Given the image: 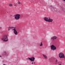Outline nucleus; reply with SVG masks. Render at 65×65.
I'll use <instances>...</instances> for the list:
<instances>
[{
    "label": "nucleus",
    "mask_w": 65,
    "mask_h": 65,
    "mask_svg": "<svg viewBox=\"0 0 65 65\" xmlns=\"http://www.w3.org/2000/svg\"><path fill=\"white\" fill-rule=\"evenodd\" d=\"M2 40H3L4 41H8V37L7 35H4L2 38Z\"/></svg>",
    "instance_id": "obj_1"
},
{
    "label": "nucleus",
    "mask_w": 65,
    "mask_h": 65,
    "mask_svg": "<svg viewBox=\"0 0 65 65\" xmlns=\"http://www.w3.org/2000/svg\"><path fill=\"white\" fill-rule=\"evenodd\" d=\"M15 19L16 20H19L20 18V17H21V15L20 14H17L14 15Z\"/></svg>",
    "instance_id": "obj_2"
},
{
    "label": "nucleus",
    "mask_w": 65,
    "mask_h": 65,
    "mask_svg": "<svg viewBox=\"0 0 65 65\" xmlns=\"http://www.w3.org/2000/svg\"><path fill=\"white\" fill-rule=\"evenodd\" d=\"M59 56L60 58H65V55L64 53L62 52H60L59 54Z\"/></svg>",
    "instance_id": "obj_3"
},
{
    "label": "nucleus",
    "mask_w": 65,
    "mask_h": 65,
    "mask_svg": "<svg viewBox=\"0 0 65 65\" xmlns=\"http://www.w3.org/2000/svg\"><path fill=\"white\" fill-rule=\"evenodd\" d=\"M51 48L52 51H54L56 50V47L54 45H52L51 46Z\"/></svg>",
    "instance_id": "obj_4"
},
{
    "label": "nucleus",
    "mask_w": 65,
    "mask_h": 65,
    "mask_svg": "<svg viewBox=\"0 0 65 65\" xmlns=\"http://www.w3.org/2000/svg\"><path fill=\"white\" fill-rule=\"evenodd\" d=\"M57 36H54L51 37V40H54L57 39Z\"/></svg>",
    "instance_id": "obj_5"
},
{
    "label": "nucleus",
    "mask_w": 65,
    "mask_h": 65,
    "mask_svg": "<svg viewBox=\"0 0 65 65\" xmlns=\"http://www.w3.org/2000/svg\"><path fill=\"white\" fill-rule=\"evenodd\" d=\"M29 60H30L31 61L33 62L35 60V57H32L31 58L28 57V58Z\"/></svg>",
    "instance_id": "obj_6"
},
{
    "label": "nucleus",
    "mask_w": 65,
    "mask_h": 65,
    "mask_svg": "<svg viewBox=\"0 0 65 65\" xmlns=\"http://www.w3.org/2000/svg\"><path fill=\"white\" fill-rule=\"evenodd\" d=\"M13 30L14 33L15 35H18V32L15 29H13Z\"/></svg>",
    "instance_id": "obj_7"
},
{
    "label": "nucleus",
    "mask_w": 65,
    "mask_h": 65,
    "mask_svg": "<svg viewBox=\"0 0 65 65\" xmlns=\"http://www.w3.org/2000/svg\"><path fill=\"white\" fill-rule=\"evenodd\" d=\"M44 20L46 22H48V18L46 17H45L44 18Z\"/></svg>",
    "instance_id": "obj_8"
},
{
    "label": "nucleus",
    "mask_w": 65,
    "mask_h": 65,
    "mask_svg": "<svg viewBox=\"0 0 65 65\" xmlns=\"http://www.w3.org/2000/svg\"><path fill=\"white\" fill-rule=\"evenodd\" d=\"M53 21V19H52L49 18L48 19V22H52Z\"/></svg>",
    "instance_id": "obj_9"
},
{
    "label": "nucleus",
    "mask_w": 65,
    "mask_h": 65,
    "mask_svg": "<svg viewBox=\"0 0 65 65\" xmlns=\"http://www.w3.org/2000/svg\"><path fill=\"white\" fill-rule=\"evenodd\" d=\"M43 56L44 58L45 59H47V56L45 54H43Z\"/></svg>",
    "instance_id": "obj_10"
},
{
    "label": "nucleus",
    "mask_w": 65,
    "mask_h": 65,
    "mask_svg": "<svg viewBox=\"0 0 65 65\" xmlns=\"http://www.w3.org/2000/svg\"><path fill=\"white\" fill-rule=\"evenodd\" d=\"M57 62H58V59H55V62L54 63V65H56V64H57Z\"/></svg>",
    "instance_id": "obj_11"
},
{
    "label": "nucleus",
    "mask_w": 65,
    "mask_h": 65,
    "mask_svg": "<svg viewBox=\"0 0 65 65\" xmlns=\"http://www.w3.org/2000/svg\"><path fill=\"white\" fill-rule=\"evenodd\" d=\"M14 27H9L8 28V31H10V29H13L14 28Z\"/></svg>",
    "instance_id": "obj_12"
},
{
    "label": "nucleus",
    "mask_w": 65,
    "mask_h": 65,
    "mask_svg": "<svg viewBox=\"0 0 65 65\" xmlns=\"http://www.w3.org/2000/svg\"><path fill=\"white\" fill-rule=\"evenodd\" d=\"M9 6H10V7H12V4H9Z\"/></svg>",
    "instance_id": "obj_13"
},
{
    "label": "nucleus",
    "mask_w": 65,
    "mask_h": 65,
    "mask_svg": "<svg viewBox=\"0 0 65 65\" xmlns=\"http://www.w3.org/2000/svg\"><path fill=\"white\" fill-rule=\"evenodd\" d=\"M43 45V44H42V42L40 44V46H42Z\"/></svg>",
    "instance_id": "obj_14"
},
{
    "label": "nucleus",
    "mask_w": 65,
    "mask_h": 65,
    "mask_svg": "<svg viewBox=\"0 0 65 65\" xmlns=\"http://www.w3.org/2000/svg\"><path fill=\"white\" fill-rule=\"evenodd\" d=\"M50 8H51V9H52V8H53V6H50Z\"/></svg>",
    "instance_id": "obj_15"
},
{
    "label": "nucleus",
    "mask_w": 65,
    "mask_h": 65,
    "mask_svg": "<svg viewBox=\"0 0 65 65\" xmlns=\"http://www.w3.org/2000/svg\"><path fill=\"white\" fill-rule=\"evenodd\" d=\"M18 4H21V3L20 2V1H19Z\"/></svg>",
    "instance_id": "obj_16"
},
{
    "label": "nucleus",
    "mask_w": 65,
    "mask_h": 65,
    "mask_svg": "<svg viewBox=\"0 0 65 65\" xmlns=\"http://www.w3.org/2000/svg\"><path fill=\"white\" fill-rule=\"evenodd\" d=\"M62 64V62H60L59 63V64Z\"/></svg>",
    "instance_id": "obj_17"
},
{
    "label": "nucleus",
    "mask_w": 65,
    "mask_h": 65,
    "mask_svg": "<svg viewBox=\"0 0 65 65\" xmlns=\"http://www.w3.org/2000/svg\"><path fill=\"white\" fill-rule=\"evenodd\" d=\"M1 28H2L0 26V30H1Z\"/></svg>",
    "instance_id": "obj_18"
},
{
    "label": "nucleus",
    "mask_w": 65,
    "mask_h": 65,
    "mask_svg": "<svg viewBox=\"0 0 65 65\" xmlns=\"http://www.w3.org/2000/svg\"><path fill=\"white\" fill-rule=\"evenodd\" d=\"M34 62H32V64H34Z\"/></svg>",
    "instance_id": "obj_19"
},
{
    "label": "nucleus",
    "mask_w": 65,
    "mask_h": 65,
    "mask_svg": "<svg viewBox=\"0 0 65 65\" xmlns=\"http://www.w3.org/2000/svg\"><path fill=\"white\" fill-rule=\"evenodd\" d=\"M16 6V5H14V6Z\"/></svg>",
    "instance_id": "obj_20"
},
{
    "label": "nucleus",
    "mask_w": 65,
    "mask_h": 65,
    "mask_svg": "<svg viewBox=\"0 0 65 65\" xmlns=\"http://www.w3.org/2000/svg\"><path fill=\"white\" fill-rule=\"evenodd\" d=\"M0 57H1V56L0 55Z\"/></svg>",
    "instance_id": "obj_21"
},
{
    "label": "nucleus",
    "mask_w": 65,
    "mask_h": 65,
    "mask_svg": "<svg viewBox=\"0 0 65 65\" xmlns=\"http://www.w3.org/2000/svg\"><path fill=\"white\" fill-rule=\"evenodd\" d=\"M35 62H34V64H35Z\"/></svg>",
    "instance_id": "obj_22"
},
{
    "label": "nucleus",
    "mask_w": 65,
    "mask_h": 65,
    "mask_svg": "<svg viewBox=\"0 0 65 65\" xmlns=\"http://www.w3.org/2000/svg\"><path fill=\"white\" fill-rule=\"evenodd\" d=\"M6 52H5V53Z\"/></svg>",
    "instance_id": "obj_23"
},
{
    "label": "nucleus",
    "mask_w": 65,
    "mask_h": 65,
    "mask_svg": "<svg viewBox=\"0 0 65 65\" xmlns=\"http://www.w3.org/2000/svg\"><path fill=\"white\" fill-rule=\"evenodd\" d=\"M27 59H28V58H27Z\"/></svg>",
    "instance_id": "obj_24"
},
{
    "label": "nucleus",
    "mask_w": 65,
    "mask_h": 65,
    "mask_svg": "<svg viewBox=\"0 0 65 65\" xmlns=\"http://www.w3.org/2000/svg\"><path fill=\"white\" fill-rule=\"evenodd\" d=\"M7 13H8V12H7Z\"/></svg>",
    "instance_id": "obj_25"
}]
</instances>
